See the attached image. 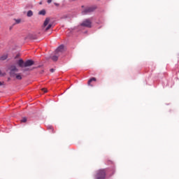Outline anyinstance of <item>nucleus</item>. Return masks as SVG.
Listing matches in <instances>:
<instances>
[{
  "mask_svg": "<svg viewBox=\"0 0 179 179\" xmlns=\"http://www.w3.org/2000/svg\"><path fill=\"white\" fill-rule=\"evenodd\" d=\"M50 20H51V19H50V17H47L45 20V21L43 22V29H45V31H48V30H50L51 29V27H52V24H48V23H50ZM47 25H48V27H45Z\"/></svg>",
  "mask_w": 179,
  "mask_h": 179,
  "instance_id": "obj_4",
  "label": "nucleus"
},
{
  "mask_svg": "<svg viewBox=\"0 0 179 179\" xmlns=\"http://www.w3.org/2000/svg\"><path fill=\"white\" fill-rule=\"evenodd\" d=\"M54 71H55L54 69H50V72H52V73L54 72Z\"/></svg>",
  "mask_w": 179,
  "mask_h": 179,
  "instance_id": "obj_21",
  "label": "nucleus"
},
{
  "mask_svg": "<svg viewBox=\"0 0 179 179\" xmlns=\"http://www.w3.org/2000/svg\"><path fill=\"white\" fill-rule=\"evenodd\" d=\"M50 129H51L52 131H54V129L50 127Z\"/></svg>",
  "mask_w": 179,
  "mask_h": 179,
  "instance_id": "obj_22",
  "label": "nucleus"
},
{
  "mask_svg": "<svg viewBox=\"0 0 179 179\" xmlns=\"http://www.w3.org/2000/svg\"><path fill=\"white\" fill-rule=\"evenodd\" d=\"M52 2V0H48V3H51Z\"/></svg>",
  "mask_w": 179,
  "mask_h": 179,
  "instance_id": "obj_19",
  "label": "nucleus"
},
{
  "mask_svg": "<svg viewBox=\"0 0 179 179\" xmlns=\"http://www.w3.org/2000/svg\"><path fill=\"white\" fill-rule=\"evenodd\" d=\"M24 71H27V69H25V70H24Z\"/></svg>",
  "mask_w": 179,
  "mask_h": 179,
  "instance_id": "obj_23",
  "label": "nucleus"
},
{
  "mask_svg": "<svg viewBox=\"0 0 179 179\" xmlns=\"http://www.w3.org/2000/svg\"><path fill=\"white\" fill-rule=\"evenodd\" d=\"M5 85L4 82H0V86H3Z\"/></svg>",
  "mask_w": 179,
  "mask_h": 179,
  "instance_id": "obj_18",
  "label": "nucleus"
},
{
  "mask_svg": "<svg viewBox=\"0 0 179 179\" xmlns=\"http://www.w3.org/2000/svg\"><path fill=\"white\" fill-rule=\"evenodd\" d=\"M38 15H42V16H44L45 15V10H42L39 11Z\"/></svg>",
  "mask_w": 179,
  "mask_h": 179,
  "instance_id": "obj_10",
  "label": "nucleus"
},
{
  "mask_svg": "<svg viewBox=\"0 0 179 179\" xmlns=\"http://www.w3.org/2000/svg\"><path fill=\"white\" fill-rule=\"evenodd\" d=\"M31 36H32L31 34H29L28 35V38H32Z\"/></svg>",
  "mask_w": 179,
  "mask_h": 179,
  "instance_id": "obj_17",
  "label": "nucleus"
},
{
  "mask_svg": "<svg viewBox=\"0 0 179 179\" xmlns=\"http://www.w3.org/2000/svg\"><path fill=\"white\" fill-rule=\"evenodd\" d=\"M72 1H76V0H72Z\"/></svg>",
  "mask_w": 179,
  "mask_h": 179,
  "instance_id": "obj_24",
  "label": "nucleus"
},
{
  "mask_svg": "<svg viewBox=\"0 0 179 179\" xmlns=\"http://www.w3.org/2000/svg\"><path fill=\"white\" fill-rule=\"evenodd\" d=\"M21 20H15V23H17V24H19V23H20Z\"/></svg>",
  "mask_w": 179,
  "mask_h": 179,
  "instance_id": "obj_16",
  "label": "nucleus"
},
{
  "mask_svg": "<svg viewBox=\"0 0 179 179\" xmlns=\"http://www.w3.org/2000/svg\"><path fill=\"white\" fill-rule=\"evenodd\" d=\"M64 51V45H59L55 50L56 54H58L59 52H63Z\"/></svg>",
  "mask_w": 179,
  "mask_h": 179,
  "instance_id": "obj_7",
  "label": "nucleus"
},
{
  "mask_svg": "<svg viewBox=\"0 0 179 179\" xmlns=\"http://www.w3.org/2000/svg\"><path fill=\"white\" fill-rule=\"evenodd\" d=\"M33 15V11H31V10H29L28 12H27V16H28V17H31V16Z\"/></svg>",
  "mask_w": 179,
  "mask_h": 179,
  "instance_id": "obj_11",
  "label": "nucleus"
},
{
  "mask_svg": "<svg viewBox=\"0 0 179 179\" xmlns=\"http://www.w3.org/2000/svg\"><path fill=\"white\" fill-rule=\"evenodd\" d=\"M96 80H97V79L94 77L90 78L89 80H88V83H87V85L88 86H93L92 85V82H96Z\"/></svg>",
  "mask_w": 179,
  "mask_h": 179,
  "instance_id": "obj_9",
  "label": "nucleus"
},
{
  "mask_svg": "<svg viewBox=\"0 0 179 179\" xmlns=\"http://www.w3.org/2000/svg\"><path fill=\"white\" fill-rule=\"evenodd\" d=\"M32 65H34V61L31 59L27 60L24 62V68H27L29 66H31Z\"/></svg>",
  "mask_w": 179,
  "mask_h": 179,
  "instance_id": "obj_6",
  "label": "nucleus"
},
{
  "mask_svg": "<svg viewBox=\"0 0 179 179\" xmlns=\"http://www.w3.org/2000/svg\"><path fill=\"white\" fill-rule=\"evenodd\" d=\"M17 72H19V69L16 68V66H10V75L11 78H15L17 80H22V74Z\"/></svg>",
  "mask_w": 179,
  "mask_h": 179,
  "instance_id": "obj_1",
  "label": "nucleus"
},
{
  "mask_svg": "<svg viewBox=\"0 0 179 179\" xmlns=\"http://www.w3.org/2000/svg\"><path fill=\"white\" fill-rule=\"evenodd\" d=\"M96 9H97V7L96 6L86 8L82 11V15H87V13H92V12H94Z\"/></svg>",
  "mask_w": 179,
  "mask_h": 179,
  "instance_id": "obj_3",
  "label": "nucleus"
},
{
  "mask_svg": "<svg viewBox=\"0 0 179 179\" xmlns=\"http://www.w3.org/2000/svg\"><path fill=\"white\" fill-rule=\"evenodd\" d=\"M55 6H59V3H55Z\"/></svg>",
  "mask_w": 179,
  "mask_h": 179,
  "instance_id": "obj_20",
  "label": "nucleus"
},
{
  "mask_svg": "<svg viewBox=\"0 0 179 179\" xmlns=\"http://www.w3.org/2000/svg\"><path fill=\"white\" fill-rule=\"evenodd\" d=\"M17 65L20 66V68H24V62L23 59L18 60Z\"/></svg>",
  "mask_w": 179,
  "mask_h": 179,
  "instance_id": "obj_8",
  "label": "nucleus"
},
{
  "mask_svg": "<svg viewBox=\"0 0 179 179\" xmlns=\"http://www.w3.org/2000/svg\"><path fill=\"white\" fill-rule=\"evenodd\" d=\"M27 121V119L26 117H24L22 120L21 122H26Z\"/></svg>",
  "mask_w": 179,
  "mask_h": 179,
  "instance_id": "obj_14",
  "label": "nucleus"
},
{
  "mask_svg": "<svg viewBox=\"0 0 179 179\" xmlns=\"http://www.w3.org/2000/svg\"><path fill=\"white\" fill-rule=\"evenodd\" d=\"M7 58H8V55H4L1 57V59H2V61H5V59H6Z\"/></svg>",
  "mask_w": 179,
  "mask_h": 179,
  "instance_id": "obj_13",
  "label": "nucleus"
},
{
  "mask_svg": "<svg viewBox=\"0 0 179 179\" xmlns=\"http://www.w3.org/2000/svg\"><path fill=\"white\" fill-rule=\"evenodd\" d=\"M81 26L84 27H92V21H90L89 19H87L81 23Z\"/></svg>",
  "mask_w": 179,
  "mask_h": 179,
  "instance_id": "obj_5",
  "label": "nucleus"
},
{
  "mask_svg": "<svg viewBox=\"0 0 179 179\" xmlns=\"http://www.w3.org/2000/svg\"><path fill=\"white\" fill-rule=\"evenodd\" d=\"M52 61H58V56H53L52 57Z\"/></svg>",
  "mask_w": 179,
  "mask_h": 179,
  "instance_id": "obj_12",
  "label": "nucleus"
},
{
  "mask_svg": "<svg viewBox=\"0 0 179 179\" xmlns=\"http://www.w3.org/2000/svg\"><path fill=\"white\" fill-rule=\"evenodd\" d=\"M106 169H100L96 171V179H106Z\"/></svg>",
  "mask_w": 179,
  "mask_h": 179,
  "instance_id": "obj_2",
  "label": "nucleus"
},
{
  "mask_svg": "<svg viewBox=\"0 0 179 179\" xmlns=\"http://www.w3.org/2000/svg\"><path fill=\"white\" fill-rule=\"evenodd\" d=\"M42 92H43V93H47L48 90L46 88H42Z\"/></svg>",
  "mask_w": 179,
  "mask_h": 179,
  "instance_id": "obj_15",
  "label": "nucleus"
}]
</instances>
